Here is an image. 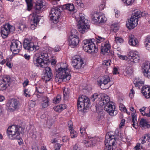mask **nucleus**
I'll list each match as a JSON object with an SVG mask.
<instances>
[{
	"label": "nucleus",
	"mask_w": 150,
	"mask_h": 150,
	"mask_svg": "<svg viewBox=\"0 0 150 150\" xmlns=\"http://www.w3.org/2000/svg\"><path fill=\"white\" fill-rule=\"evenodd\" d=\"M68 67V65L66 63H64L58 69L55 77V81L56 82L60 83L62 81H68L70 79L71 76Z\"/></svg>",
	"instance_id": "obj_1"
},
{
	"label": "nucleus",
	"mask_w": 150,
	"mask_h": 150,
	"mask_svg": "<svg viewBox=\"0 0 150 150\" xmlns=\"http://www.w3.org/2000/svg\"><path fill=\"white\" fill-rule=\"evenodd\" d=\"M21 127H18L16 125L9 126L8 128L6 133L9 139L11 140L19 139L21 138L20 134L22 133L20 129Z\"/></svg>",
	"instance_id": "obj_2"
},
{
	"label": "nucleus",
	"mask_w": 150,
	"mask_h": 150,
	"mask_svg": "<svg viewBox=\"0 0 150 150\" xmlns=\"http://www.w3.org/2000/svg\"><path fill=\"white\" fill-rule=\"evenodd\" d=\"M90 101L89 98L85 96L79 97L77 106L79 110L82 112H86L90 105Z\"/></svg>",
	"instance_id": "obj_3"
},
{
	"label": "nucleus",
	"mask_w": 150,
	"mask_h": 150,
	"mask_svg": "<svg viewBox=\"0 0 150 150\" xmlns=\"http://www.w3.org/2000/svg\"><path fill=\"white\" fill-rule=\"evenodd\" d=\"M78 21V28L81 33H83L86 32L89 28V23L88 21L85 18L82 14H80Z\"/></svg>",
	"instance_id": "obj_4"
},
{
	"label": "nucleus",
	"mask_w": 150,
	"mask_h": 150,
	"mask_svg": "<svg viewBox=\"0 0 150 150\" xmlns=\"http://www.w3.org/2000/svg\"><path fill=\"white\" fill-rule=\"evenodd\" d=\"M62 11L61 6L54 7L50 12V16L54 23H56L60 17L61 12Z\"/></svg>",
	"instance_id": "obj_5"
},
{
	"label": "nucleus",
	"mask_w": 150,
	"mask_h": 150,
	"mask_svg": "<svg viewBox=\"0 0 150 150\" xmlns=\"http://www.w3.org/2000/svg\"><path fill=\"white\" fill-rule=\"evenodd\" d=\"M116 141V139L114 135L107 134L105 141V150H113V146Z\"/></svg>",
	"instance_id": "obj_6"
},
{
	"label": "nucleus",
	"mask_w": 150,
	"mask_h": 150,
	"mask_svg": "<svg viewBox=\"0 0 150 150\" xmlns=\"http://www.w3.org/2000/svg\"><path fill=\"white\" fill-rule=\"evenodd\" d=\"M35 65L38 67L41 68H45V74L44 76L43 77L42 79L45 80V81H49L52 78V74L51 72V69L50 67L46 66H43L41 64V62L35 61Z\"/></svg>",
	"instance_id": "obj_7"
},
{
	"label": "nucleus",
	"mask_w": 150,
	"mask_h": 150,
	"mask_svg": "<svg viewBox=\"0 0 150 150\" xmlns=\"http://www.w3.org/2000/svg\"><path fill=\"white\" fill-rule=\"evenodd\" d=\"M140 59L138 53L137 51H131L129 54L127 62L129 65H133L135 63L138 62Z\"/></svg>",
	"instance_id": "obj_8"
},
{
	"label": "nucleus",
	"mask_w": 150,
	"mask_h": 150,
	"mask_svg": "<svg viewBox=\"0 0 150 150\" xmlns=\"http://www.w3.org/2000/svg\"><path fill=\"white\" fill-rule=\"evenodd\" d=\"M69 44L70 45L76 46L77 45L79 41L78 37V32L75 29H72L71 31V35L69 38Z\"/></svg>",
	"instance_id": "obj_9"
},
{
	"label": "nucleus",
	"mask_w": 150,
	"mask_h": 150,
	"mask_svg": "<svg viewBox=\"0 0 150 150\" xmlns=\"http://www.w3.org/2000/svg\"><path fill=\"white\" fill-rule=\"evenodd\" d=\"M6 106L8 111H13L19 108V102L16 99H11L8 101Z\"/></svg>",
	"instance_id": "obj_10"
},
{
	"label": "nucleus",
	"mask_w": 150,
	"mask_h": 150,
	"mask_svg": "<svg viewBox=\"0 0 150 150\" xmlns=\"http://www.w3.org/2000/svg\"><path fill=\"white\" fill-rule=\"evenodd\" d=\"M23 46L25 49L29 51H36L39 48L38 46L35 45L33 42L29 40L28 39L24 40Z\"/></svg>",
	"instance_id": "obj_11"
},
{
	"label": "nucleus",
	"mask_w": 150,
	"mask_h": 150,
	"mask_svg": "<svg viewBox=\"0 0 150 150\" xmlns=\"http://www.w3.org/2000/svg\"><path fill=\"white\" fill-rule=\"evenodd\" d=\"M104 106V110L110 115L113 116L117 114V112L115 110V106L113 103L110 102Z\"/></svg>",
	"instance_id": "obj_12"
},
{
	"label": "nucleus",
	"mask_w": 150,
	"mask_h": 150,
	"mask_svg": "<svg viewBox=\"0 0 150 150\" xmlns=\"http://www.w3.org/2000/svg\"><path fill=\"white\" fill-rule=\"evenodd\" d=\"M21 47L22 44L20 42L17 40H12L10 45V49L12 51L16 52L15 53H18Z\"/></svg>",
	"instance_id": "obj_13"
},
{
	"label": "nucleus",
	"mask_w": 150,
	"mask_h": 150,
	"mask_svg": "<svg viewBox=\"0 0 150 150\" xmlns=\"http://www.w3.org/2000/svg\"><path fill=\"white\" fill-rule=\"evenodd\" d=\"M10 80V78L7 76H4L2 79H0V90L6 89L7 86H9V83Z\"/></svg>",
	"instance_id": "obj_14"
},
{
	"label": "nucleus",
	"mask_w": 150,
	"mask_h": 150,
	"mask_svg": "<svg viewBox=\"0 0 150 150\" xmlns=\"http://www.w3.org/2000/svg\"><path fill=\"white\" fill-rule=\"evenodd\" d=\"M71 65L75 68L80 69L83 68L85 66V64L83 62L81 58H77L72 60Z\"/></svg>",
	"instance_id": "obj_15"
},
{
	"label": "nucleus",
	"mask_w": 150,
	"mask_h": 150,
	"mask_svg": "<svg viewBox=\"0 0 150 150\" xmlns=\"http://www.w3.org/2000/svg\"><path fill=\"white\" fill-rule=\"evenodd\" d=\"M138 20L134 16H132L126 24L127 28L130 29H132L137 26L138 24Z\"/></svg>",
	"instance_id": "obj_16"
},
{
	"label": "nucleus",
	"mask_w": 150,
	"mask_h": 150,
	"mask_svg": "<svg viewBox=\"0 0 150 150\" xmlns=\"http://www.w3.org/2000/svg\"><path fill=\"white\" fill-rule=\"evenodd\" d=\"M142 68L144 75L150 79V62H146L144 63L143 64Z\"/></svg>",
	"instance_id": "obj_17"
},
{
	"label": "nucleus",
	"mask_w": 150,
	"mask_h": 150,
	"mask_svg": "<svg viewBox=\"0 0 150 150\" xmlns=\"http://www.w3.org/2000/svg\"><path fill=\"white\" fill-rule=\"evenodd\" d=\"M110 77L107 76H105L98 81V85L100 86V88L103 89H106V88L103 86V85H106L110 81Z\"/></svg>",
	"instance_id": "obj_18"
},
{
	"label": "nucleus",
	"mask_w": 150,
	"mask_h": 150,
	"mask_svg": "<svg viewBox=\"0 0 150 150\" xmlns=\"http://www.w3.org/2000/svg\"><path fill=\"white\" fill-rule=\"evenodd\" d=\"M9 24L6 23L1 27L0 33L3 38H6L9 33L8 30Z\"/></svg>",
	"instance_id": "obj_19"
},
{
	"label": "nucleus",
	"mask_w": 150,
	"mask_h": 150,
	"mask_svg": "<svg viewBox=\"0 0 150 150\" xmlns=\"http://www.w3.org/2000/svg\"><path fill=\"white\" fill-rule=\"evenodd\" d=\"M110 98L106 95H101L99 104L101 106H104L110 103Z\"/></svg>",
	"instance_id": "obj_20"
},
{
	"label": "nucleus",
	"mask_w": 150,
	"mask_h": 150,
	"mask_svg": "<svg viewBox=\"0 0 150 150\" xmlns=\"http://www.w3.org/2000/svg\"><path fill=\"white\" fill-rule=\"evenodd\" d=\"M141 144H144L148 146H150V136L149 134H145L139 139Z\"/></svg>",
	"instance_id": "obj_21"
},
{
	"label": "nucleus",
	"mask_w": 150,
	"mask_h": 150,
	"mask_svg": "<svg viewBox=\"0 0 150 150\" xmlns=\"http://www.w3.org/2000/svg\"><path fill=\"white\" fill-rule=\"evenodd\" d=\"M110 46L108 41L103 43L101 46V52L103 54L105 52H108L110 51Z\"/></svg>",
	"instance_id": "obj_22"
},
{
	"label": "nucleus",
	"mask_w": 150,
	"mask_h": 150,
	"mask_svg": "<svg viewBox=\"0 0 150 150\" xmlns=\"http://www.w3.org/2000/svg\"><path fill=\"white\" fill-rule=\"evenodd\" d=\"M93 42L92 40L91 39H86L82 41V46L85 51H88V47L91 44V43H92Z\"/></svg>",
	"instance_id": "obj_23"
},
{
	"label": "nucleus",
	"mask_w": 150,
	"mask_h": 150,
	"mask_svg": "<svg viewBox=\"0 0 150 150\" xmlns=\"http://www.w3.org/2000/svg\"><path fill=\"white\" fill-rule=\"evenodd\" d=\"M44 6L43 0H36L35 8L37 12L42 10V8Z\"/></svg>",
	"instance_id": "obj_24"
},
{
	"label": "nucleus",
	"mask_w": 150,
	"mask_h": 150,
	"mask_svg": "<svg viewBox=\"0 0 150 150\" xmlns=\"http://www.w3.org/2000/svg\"><path fill=\"white\" fill-rule=\"evenodd\" d=\"M91 44L88 48V51H85L90 54H93L97 52L98 51V49L96 48L94 42H93Z\"/></svg>",
	"instance_id": "obj_25"
},
{
	"label": "nucleus",
	"mask_w": 150,
	"mask_h": 150,
	"mask_svg": "<svg viewBox=\"0 0 150 150\" xmlns=\"http://www.w3.org/2000/svg\"><path fill=\"white\" fill-rule=\"evenodd\" d=\"M139 126L144 129L150 128V125L146 119L142 118L139 122Z\"/></svg>",
	"instance_id": "obj_26"
},
{
	"label": "nucleus",
	"mask_w": 150,
	"mask_h": 150,
	"mask_svg": "<svg viewBox=\"0 0 150 150\" xmlns=\"http://www.w3.org/2000/svg\"><path fill=\"white\" fill-rule=\"evenodd\" d=\"M129 43L132 46H136L138 43V41L136 38H134L133 35H131L129 37Z\"/></svg>",
	"instance_id": "obj_27"
},
{
	"label": "nucleus",
	"mask_w": 150,
	"mask_h": 150,
	"mask_svg": "<svg viewBox=\"0 0 150 150\" xmlns=\"http://www.w3.org/2000/svg\"><path fill=\"white\" fill-rule=\"evenodd\" d=\"M49 100H50L47 97H44L43 98L42 102L41 104L42 108H46L49 105Z\"/></svg>",
	"instance_id": "obj_28"
},
{
	"label": "nucleus",
	"mask_w": 150,
	"mask_h": 150,
	"mask_svg": "<svg viewBox=\"0 0 150 150\" xmlns=\"http://www.w3.org/2000/svg\"><path fill=\"white\" fill-rule=\"evenodd\" d=\"M38 16L37 14L33 13L32 19L33 23L35 24V25H37L39 21Z\"/></svg>",
	"instance_id": "obj_29"
},
{
	"label": "nucleus",
	"mask_w": 150,
	"mask_h": 150,
	"mask_svg": "<svg viewBox=\"0 0 150 150\" xmlns=\"http://www.w3.org/2000/svg\"><path fill=\"white\" fill-rule=\"evenodd\" d=\"M65 108V106L63 105H58L53 108L54 110L58 112H61L63 109Z\"/></svg>",
	"instance_id": "obj_30"
},
{
	"label": "nucleus",
	"mask_w": 150,
	"mask_h": 150,
	"mask_svg": "<svg viewBox=\"0 0 150 150\" xmlns=\"http://www.w3.org/2000/svg\"><path fill=\"white\" fill-rule=\"evenodd\" d=\"M142 93L143 95H145V93H148L150 91V86L145 85L142 88L141 90Z\"/></svg>",
	"instance_id": "obj_31"
},
{
	"label": "nucleus",
	"mask_w": 150,
	"mask_h": 150,
	"mask_svg": "<svg viewBox=\"0 0 150 150\" xmlns=\"http://www.w3.org/2000/svg\"><path fill=\"white\" fill-rule=\"evenodd\" d=\"M101 94H98L97 93H95L93 94L91 98V100L93 101H95L96 100H99L100 99Z\"/></svg>",
	"instance_id": "obj_32"
},
{
	"label": "nucleus",
	"mask_w": 150,
	"mask_h": 150,
	"mask_svg": "<svg viewBox=\"0 0 150 150\" xmlns=\"http://www.w3.org/2000/svg\"><path fill=\"white\" fill-rule=\"evenodd\" d=\"M145 15V13L143 12H141L139 11H137L135 12L134 15L132 16H134L138 19V18H140L142 16H144Z\"/></svg>",
	"instance_id": "obj_33"
},
{
	"label": "nucleus",
	"mask_w": 150,
	"mask_h": 150,
	"mask_svg": "<svg viewBox=\"0 0 150 150\" xmlns=\"http://www.w3.org/2000/svg\"><path fill=\"white\" fill-rule=\"evenodd\" d=\"M145 44L146 48L150 50V36H148L146 38L145 41Z\"/></svg>",
	"instance_id": "obj_34"
},
{
	"label": "nucleus",
	"mask_w": 150,
	"mask_h": 150,
	"mask_svg": "<svg viewBox=\"0 0 150 150\" xmlns=\"http://www.w3.org/2000/svg\"><path fill=\"white\" fill-rule=\"evenodd\" d=\"M132 125L134 127H135V126L136 125V124H137V122L136 115L135 113H133L132 114Z\"/></svg>",
	"instance_id": "obj_35"
},
{
	"label": "nucleus",
	"mask_w": 150,
	"mask_h": 150,
	"mask_svg": "<svg viewBox=\"0 0 150 150\" xmlns=\"http://www.w3.org/2000/svg\"><path fill=\"white\" fill-rule=\"evenodd\" d=\"M111 63L110 60H105L102 63L103 67L104 68L106 69V70H108V67L109 66Z\"/></svg>",
	"instance_id": "obj_36"
},
{
	"label": "nucleus",
	"mask_w": 150,
	"mask_h": 150,
	"mask_svg": "<svg viewBox=\"0 0 150 150\" xmlns=\"http://www.w3.org/2000/svg\"><path fill=\"white\" fill-rule=\"evenodd\" d=\"M134 84L136 87H137L138 88L140 89L141 87H143V85L144 84V82L142 81H136L135 83H134Z\"/></svg>",
	"instance_id": "obj_37"
},
{
	"label": "nucleus",
	"mask_w": 150,
	"mask_h": 150,
	"mask_svg": "<svg viewBox=\"0 0 150 150\" xmlns=\"http://www.w3.org/2000/svg\"><path fill=\"white\" fill-rule=\"evenodd\" d=\"M106 18L104 15L99 16V20L97 23H104L106 21Z\"/></svg>",
	"instance_id": "obj_38"
},
{
	"label": "nucleus",
	"mask_w": 150,
	"mask_h": 150,
	"mask_svg": "<svg viewBox=\"0 0 150 150\" xmlns=\"http://www.w3.org/2000/svg\"><path fill=\"white\" fill-rule=\"evenodd\" d=\"M99 15L97 13H95L92 15L91 18L94 22L97 23L99 20Z\"/></svg>",
	"instance_id": "obj_39"
},
{
	"label": "nucleus",
	"mask_w": 150,
	"mask_h": 150,
	"mask_svg": "<svg viewBox=\"0 0 150 150\" xmlns=\"http://www.w3.org/2000/svg\"><path fill=\"white\" fill-rule=\"evenodd\" d=\"M42 58L43 57H41L40 56L39 57L36 59L35 61L41 62V64L43 65V66H46L47 64L46 63H47V62H45V61H44L42 59Z\"/></svg>",
	"instance_id": "obj_40"
},
{
	"label": "nucleus",
	"mask_w": 150,
	"mask_h": 150,
	"mask_svg": "<svg viewBox=\"0 0 150 150\" xmlns=\"http://www.w3.org/2000/svg\"><path fill=\"white\" fill-rule=\"evenodd\" d=\"M26 2L28 10V11H30L32 8L33 5L32 4V0H25Z\"/></svg>",
	"instance_id": "obj_41"
},
{
	"label": "nucleus",
	"mask_w": 150,
	"mask_h": 150,
	"mask_svg": "<svg viewBox=\"0 0 150 150\" xmlns=\"http://www.w3.org/2000/svg\"><path fill=\"white\" fill-rule=\"evenodd\" d=\"M142 145V144H141V143H138L134 147V148L136 150H139L141 149H145L147 147V146L145 147Z\"/></svg>",
	"instance_id": "obj_42"
},
{
	"label": "nucleus",
	"mask_w": 150,
	"mask_h": 150,
	"mask_svg": "<svg viewBox=\"0 0 150 150\" xmlns=\"http://www.w3.org/2000/svg\"><path fill=\"white\" fill-rule=\"evenodd\" d=\"M90 141H91V142L92 144L93 145L94 144H95L97 142H98L99 139L98 137H92L90 139Z\"/></svg>",
	"instance_id": "obj_43"
},
{
	"label": "nucleus",
	"mask_w": 150,
	"mask_h": 150,
	"mask_svg": "<svg viewBox=\"0 0 150 150\" xmlns=\"http://www.w3.org/2000/svg\"><path fill=\"white\" fill-rule=\"evenodd\" d=\"M61 100V96L59 95L57 96L53 100V103L55 104L59 103Z\"/></svg>",
	"instance_id": "obj_44"
},
{
	"label": "nucleus",
	"mask_w": 150,
	"mask_h": 150,
	"mask_svg": "<svg viewBox=\"0 0 150 150\" xmlns=\"http://www.w3.org/2000/svg\"><path fill=\"white\" fill-rule=\"evenodd\" d=\"M11 61L10 59H7L6 60V66L10 68H11L13 66V64L11 63Z\"/></svg>",
	"instance_id": "obj_45"
},
{
	"label": "nucleus",
	"mask_w": 150,
	"mask_h": 150,
	"mask_svg": "<svg viewBox=\"0 0 150 150\" xmlns=\"http://www.w3.org/2000/svg\"><path fill=\"white\" fill-rule=\"evenodd\" d=\"M83 142L84 144L87 147H91L93 145L92 144L91 142V141H90V139L88 140H84L83 141Z\"/></svg>",
	"instance_id": "obj_46"
},
{
	"label": "nucleus",
	"mask_w": 150,
	"mask_h": 150,
	"mask_svg": "<svg viewBox=\"0 0 150 150\" xmlns=\"http://www.w3.org/2000/svg\"><path fill=\"white\" fill-rule=\"evenodd\" d=\"M69 90L68 88H65L63 90V93L64 97H67V96H68L69 95Z\"/></svg>",
	"instance_id": "obj_47"
},
{
	"label": "nucleus",
	"mask_w": 150,
	"mask_h": 150,
	"mask_svg": "<svg viewBox=\"0 0 150 150\" xmlns=\"http://www.w3.org/2000/svg\"><path fill=\"white\" fill-rule=\"evenodd\" d=\"M40 56L41 57H43L42 59L44 61H45V62L48 59V55L47 54L42 53L40 54Z\"/></svg>",
	"instance_id": "obj_48"
},
{
	"label": "nucleus",
	"mask_w": 150,
	"mask_h": 150,
	"mask_svg": "<svg viewBox=\"0 0 150 150\" xmlns=\"http://www.w3.org/2000/svg\"><path fill=\"white\" fill-rule=\"evenodd\" d=\"M75 4L81 8H83L84 6V4L82 3L81 0H76Z\"/></svg>",
	"instance_id": "obj_49"
},
{
	"label": "nucleus",
	"mask_w": 150,
	"mask_h": 150,
	"mask_svg": "<svg viewBox=\"0 0 150 150\" xmlns=\"http://www.w3.org/2000/svg\"><path fill=\"white\" fill-rule=\"evenodd\" d=\"M70 136L71 138H74L77 136V134L76 131H75L74 129L70 131Z\"/></svg>",
	"instance_id": "obj_50"
},
{
	"label": "nucleus",
	"mask_w": 150,
	"mask_h": 150,
	"mask_svg": "<svg viewBox=\"0 0 150 150\" xmlns=\"http://www.w3.org/2000/svg\"><path fill=\"white\" fill-rule=\"evenodd\" d=\"M122 1L126 5H129L132 4L134 2V0H122Z\"/></svg>",
	"instance_id": "obj_51"
},
{
	"label": "nucleus",
	"mask_w": 150,
	"mask_h": 150,
	"mask_svg": "<svg viewBox=\"0 0 150 150\" xmlns=\"http://www.w3.org/2000/svg\"><path fill=\"white\" fill-rule=\"evenodd\" d=\"M115 41L117 44L122 43L123 41V39L121 38L115 37Z\"/></svg>",
	"instance_id": "obj_52"
},
{
	"label": "nucleus",
	"mask_w": 150,
	"mask_h": 150,
	"mask_svg": "<svg viewBox=\"0 0 150 150\" xmlns=\"http://www.w3.org/2000/svg\"><path fill=\"white\" fill-rule=\"evenodd\" d=\"M126 71L127 74H132L133 72V70L130 67H127L126 69Z\"/></svg>",
	"instance_id": "obj_53"
},
{
	"label": "nucleus",
	"mask_w": 150,
	"mask_h": 150,
	"mask_svg": "<svg viewBox=\"0 0 150 150\" xmlns=\"http://www.w3.org/2000/svg\"><path fill=\"white\" fill-rule=\"evenodd\" d=\"M96 39H97L96 43L97 44L100 43L101 42L104 41L105 40V38H103L99 36H97L96 37Z\"/></svg>",
	"instance_id": "obj_54"
},
{
	"label": "nucleus",
	"mask_w": 150,
	"mask_h": 150,
	"mask_svg": "<svg viewBox=\"0 0 150 150\" xmlns=\"http://www.w3.org/2000/svg\"><path fill=\"white\" fill-rule=\"evenodd\" d=\"M111 28L114 31L118 30L119 29V27L117 23H114L111 25Z\"/></svg>",
	"instance_id": "obj_55"
},
{
	"label": "nucleus",
	"mask_w": 150,
	"mask_h": 150,
	"mask_svg": "<svg viewBox=\"0 0 150 150\" xmlns=\"http://www.w3.org/2000/svg\"><path fill=\"white\" fill-rule=\"evenodd\" d=\"M68 125L70 131L72 129H74L73 128V125L72 121H69L68 123Z\"/></svg>",
	"instance_id": "obj_56"
},
{
	"label": "nucleus",
	"mask_w": 150,
	"mask_h": 150,
	"mask_svg": "<svg viewBox=\"0 0 150 150\" xmlns=\"http://www.w3.org/2000/svg\"><path fill=\"white\" fill-rule=\"evenodd\" d=\"M24 94L25 96L26 97H29L30 96V93L28 89H25L24 90Z\"/></svg>",
	"instance_id": "obj_57"
},
{
	"label": "nucleus",
	"mask_w": 150,
	"mask_h": 150,
	"mask_svg": "<svg viewBox=\"0 0 150 150\" xmlns=\"http://www.w3.org/2000/svg\"><path fill=\"white\" fill-rule=\"evenodd\" d=\"M35 104V102L32 100L30 101L28 103L29 106L31 107H34Z\"/></svg>",
	"instance_id": "obj_58"
},
{
	"label": "nucleus",
	"mask_w": 150,
	"mask_h": 150,
	"mask_svg": "<svg viewBox=\"0 0 150 150\" xmlns=\"http://www.w3.org/2000/svg\"><path fill=\"white\" fill-rule=\"evenodd\" d=\"M125 119H123L121 120L119 126V127L120 128H122V126H124L125 124Z\"/></svg>",
	"instance_id": "obj_59"
},
{
	"label": "nucleus",
	"mask_w": 150,
	"mask_h": 150,
	"mask_svg": "<svg viewBox=\"0 0 150 150\" xmlns=\"http://www.w3.org/2000/svg\"><path fill=\"white\" fill-rule=\"evenodd\" d=\"M69 4L64 5L62 7H61V8H62V10L63 9H65L68 10L69 8Z\"/></svg>",
	"instance_id": "obj_60"
},
{
	"label": "nucleus",
	"mask_w": 150,
	"mask_h": 150,
	"mask_svg": "<svg viewBox=\"0 0 150 150\" xmlns=\"http://www.w3.org/2000/svg\"><path fill=\"white\" fill-rule=\"evenodd\" d=\"M15 27L13 26H12L9 24V27H8V30L9 33L10 32H13L15 30Z\"/></svg>",
	"instance_id": "obj_61"
},
{
	"label": "nucleus",
	"mask_w": 150,
	"mask_h": 150,
	"mask_svg": "<svg viewBox=\"0 0 150 150\" xmlns=\"http://www.w3.org/2000/svg\"><path fill=\"white\" fill-rule=\"evenodd\" d=\"M69 8L68 10L69 11H72L74 9V5L72 4H69Z\"/></svg>",
	"instance_id": "obj_62"
},
{
	"label": "nucleus",
	"mask_w": 150,
	"mask_h": 150,
	"mask_svg": "<svg viewBox=\"0 0 150 150\" xmlns=\"http://www.w3.org/2000/svg\"><path fill=\"white\" fill-rule=\"evenodd\" d=\"M118 57L120 59L123 60H126L127 61L128 58V57L120 54L118 55Z\"/></svg>",
	"instance_id": "obj_63"
},
{
	"label": "nucleus",
	"mask_w": 150,
	"mask_h": 150,
	"mask_svg": "<svg viewBox=\"0 0 150 150\" xmlns=\"http://www.w3.org/2000/svg\"><path fill=\"white\" fill-rule=\"evenodd\" d=\"M61 146L59 144L57 143L55 144L54 146L55 150H59Z\"/></svg>",
	"instance_id": "obj_64"
}]
</instances>
